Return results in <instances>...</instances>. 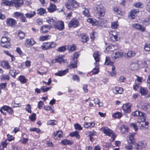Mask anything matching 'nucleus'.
<instances>
[{
  "mask_svg": "<svg viewBox=\"0 0 150 150\" xmlns=\"http://www.w3.org/2000/svg\"><path fill=\"white\" fill-rule=\"evenodd\" d=\"M65 6L68 9L72 10L78 8L79 6V4L75 0H70L65 4Z\"/></svg>",
  "mask_w": 150,
  "mask_h": 150,
  "instance_id": "obj_1",
  "label": "nucleus"
},
{
  "mask_svg": "<svg viewBox=\"0 0 150 150\" xmlns=\"http://www.w3.org/2000/svg\"><path fill=\"white\" fill-rule=\"evenodd\" d=\"M10 40V38L8 37H3L1 40V45L4 48H10L11 46Z\"/></svg>",
  "mask_w": 150,
  "mask_h": 150,
  "instance_id": "obj_2",
  "label": "nucleus"
},
{
  "mask_svg": "<svg viewBox=\"0 0 150 150\" xmlns=\"http://www.w3.org/2000/svg\"><path fill=\"white\" fill-rule=\"evenodd\" d=\"M95 11L97 15L100 17L103 16L105 13V10L102 5H97Z\"/></svg>",
  "mask_w": 150,
  "mask_h": 150,
  "instance_id": "obj_3",
  "label": "nucleus"
},
{
  "mask_svg": "<svg viewBox=\"0 0 150 150\" xmlns=\"http://www.w3.org/2000/svg\"><path fill=\"white\" fill-rule=\"evenodd\" d=\"M57 46L56 43L53 42H47L43 43L41 46L43 50H47L55 47Z\"/></svg>",
  "mask_w": 150,
  "mask_h": 150,
  "instance_id": "obj_4",
  "label": "nucleus"
},
{
  "mask_svg": "<svg viewBox=\"0 0 150 150\" xmlns=\"http://www.w3.org/2000/svg\"><path fill=\"white\" fill-rule=\"evenodd\" d=\"M103 131L106 135L108 136L111 137L112 141H113L116 136L114 133L108 127H103L102 128Z\"/></svg>",
  "mask_w": 150,
  "mask_h": 150,
  "instance_id": "obj_5",
  "label": "nucleus"
},
{
  "mask_svg": "<svg viewBox=\"0 0 150 150\" xmlns=\"http://www.w3.org/2000/svg\"><path fill=\"white\" fill-rule=\"evenodd\" d=\"M140 118L137 119V125L139 129H147L149 127V123L148 122L140 121Z\"/></svg>",
  "mask_w": 150,
  "mask_h": 150,
  "instance_id": "obj_6",
  "label": "nucleus"
},
{
  "mask_svg": "<svg viewBox=\"0 0 150 150\" xmlns=\"http://www.w3.org/2000/svg\"><path fill=\"white\" fill-rule=\"evenodd\" d=\"M53 27L55 29L62 30L64 28V23L62 21H56Z\"/></svg>",
  "mask_w": 150,
  "mask_h": 150,
  "instance_id": "obj_7",
  "label": "nucleus"
},
{
  "mask_svg": "<svg viewBox=\"0 0 150 150\" xmlns=\"http://www.w3.org/2000/svg\"><path fill=\"white\" fill-rule=\"evenodd\" d=\"M79 25V23L77 19H72L68 23V26L69 28H76Z\"/></svg>",
  "mask_w": 150,
  "mask_h": 150,
  "instance_id": "obj_8",
  "label": "nucleus"
},
{
  "mask_svg": "<svg viewBox=\"0 0 150 150\" xmlns=\"http://www.w3.org/2000/svg\"><path fill=\"white\" fill-rule=\"evenodd\" d=\"M109 40L113 42L118 40V33L115 31H113L110 34Z\"/></svg>",
  "mask_w": 150,
  "mask_h": 150,
  "instance_id": "obj_9",
  "label": "nucleus"
},
{
  "mask_svg": "<svg viewBox=\"0 0 150 150\" xmlns=\"http://www.w3.org/2000/svg\"><path fill=\"white\" fill-rule=\"evenodd\" d=\"M6 23L7 26L13 27L16 24L17 22L14 19L12 18H8L6 19Z\"/></svg>",
  "mask_w": 150,
  "mask_h": 150,
  "instance_id": "obj_10",
  "label": "nucleus"
},
{
  "mask_svg": "<svg viewBox=\"0 0 150 150\" xmlns=\"http://www.w3.org/2000/svg\"><path fill=\"white\" fill-rule=\"evenodd\" d=\"M135 149L137 150H139L145 148L146 146V144L144 142L140 141L137 143H135Z\"/></svg>",
  "mask_w": 150,
  "mask_h": 150,
  "instance_id": "obj_11",
  "label": "nucleus"
},
{
  "mask_svg": "<svg viewBox=\"0 0 150 150\" xmlns=\"http://www.w3.org/2000/svg\"><path fill=\"white\" fill-rule=\"evenodd\" d=\"M1 66L4 69H9L11 68V66L9 65L8 62L6 60H3L1 62Z\"/></svg>",
  "mask_w": 150,
  "mask_h": 150,
  "instance_id": "obj_12",
  "label": "nucleus"
},
{
  "mask_svg": "<svg viewBox=\"0 0 150 150\" xmlns=\"http://www.w3.org/2000/svg\"><path fill=\"white\" fill-rule=\"evenodd\" d=\"M13 6H14L16 8H18L23 4V0H13Z\"/></svg>",
  "mask_w": 150,
  "mask_h": 150,
  "instance_id": "obj_13",
  "label": "nucleus"
},
{
  "mask_svg": "<svg viewBox=\"0 0 150 150\" xmlns=\"http://www.w3.org/2000/svg\"><path fill=\"white\" fill-rule=\"evenodd\" d=\"M124 56V53L121 52H118L113 53L112 55V58L116 59L117 58H120Z\"/></svg>",
  "mask_w": 150,
  "mask_h": 150,
  "instance_id": "obj_14",
  "label": "nucleus"
},
{
  "mask_svg": "<svg viewBox=\"0 0 150 150\" xmlns=\"http://www.w3.org/2000/svg\"><path fill=\"white\" fill-rule=\"evenodd\" d=\"M35 43V42L33 39H28L25 41V45L27 47H29L30 46H32Z\"/></svg>",
  "mask_w": 150,
  "mask_h": 150,
  "instance_id": "obj_15",
  "label": "nucleus"
},
{
  "mask_svg": "<svg viewBox=\"0 0 150 150\" xmlns=\"http://www.w3.org/2000/svg\"><path fill=\"white\" fill-rule=\"evenodd\" d=\"M50 29V26L48 25H45L41 27L40 29V31L42 33H46Z\"/></svg>",
  "mask_w": 150,
  "mask_h": 150,
  "instance_id": "obj_16",
  "label": "nucleus"
},
{
  "mask_svg": "<svg viewBox=\"0 0 150 150\" xmlns=\"http://www.w3.org/2000/svg\"><path fill=\"white\" fill-rule=\"evenodd\" d=\"M56 6L55 4L50 3L47 9L49 12L52 13L54 12L56 10Z\"/></svg>",
  "mask_w": 150,
  "mask_h": 150,
  "instance_id": "obj_17",
  "label": "nucleus"
},
{
  "mask_svg": "<svg viewBox=\"0 0 150 150\" xmlns=\"http://www.w3.org/2000/svg\"><path fill=\"white\" fill-rule=\"evenodd\" d=\"M46 21L51 25L50 27L52 28L53 27L56 21L52 17H49L47 18Z\"/></svg>",
  "mask_w": 150,
  "mask_h": 150,
  "instance_id": "obj_18",
  "label": "nucleus"
},
{
  "mask_svg": "<svg viewBox=\"0 0 150 150\" xmlns=\"http://www.w3.org/2000/svg\"><path fill=\"white\" fill-rule=\"evenodd\" d=\"M135 134L134 133H130L129 134V139H127L128 143L132 144L133 145H135L134 137Z\"/></svg>",
  "mask_w": 150,
  "mask_h": 150,
  "instance_id": "obj_19",
  "label": "nucleus"
},
{
  "mask_svg": "<svg viewBox=\"0 0 150 150\" xmlns=\"http://www.w3.org/2000/svg\"><path fill=\"white\" fill-rule=\"evenodd\" d=\"M68 71L69 69H67L63 71H58L57 72L55 73L54 75L55 76H62L66 74Z\"/></svg>",
  "mask_w": 150,
  "mask_h": 150,
  "instance_id": "obj_20",
  "label": "nucleus"
},
{
  "mask_svg": "<svg viewBox=\"0 0 150 150\" xmlns=\"http://www.w3.org/2000/svg\"><path fill=\"white\" fill-rule=\"evenodd\" d=\"M133 27L141 32H144L145 30V28L144 27L141 25L138 24H133Z\"/></svg>",
  "mask_w": 150,
  "mask_h": 150,
  "instance_id": "obj_21",
  "label": "nucleus"
},
{
  "mask_svg": "<svg viewBox=\"0 0 150 150\" xmlns=\"http://www.w3.org/2000/svg\"><path fill=\"white\" fill-rule=\"evenodd\" d=\"M122 109L126 113H129L131 112V106L128 104H124L122 106Z\"/></svg>",
  "mask_w": 150,
  "mask_h": 150,
  "instance_id": "obj_22",
  "label": "nucleus"
},
{
  "mask_svg": "<svg viewBox=\"0 0 150 150\" xmlns=\"http://www.w3.org/2000/svg\"><path fill=\"white\" fill-rule=\"evenodd\" d=\"M62 131H58L54 132L52 137L54 139H57L58 137L60 138L62 136Z\"/></svg>",
  "mask_w": 150,
  "mask_h": 150,
  "instance_id": "obj_23",
  "label": "nucleus"
},
{
  "mask_svg": "<svg viewBox=\"0 0 150 150\" xmlns=\"http://www.w3.org/2000/svg\"><path fill=\"white\" fill-rule=\"evenodd\" d=\"M135 54V52L132 51H129L127 53H124L125 57L127 58H130L134 57Z\"/></svg>",
  "mask_w": 150,
  "mask_h": 150,
  "instance_id": "obj_24",
  "label": "nucleus"
},
{
  "mask_svg": "<svg viewBox=\"0 0 150 150\" xmlns=\"http://www.w3.org/2000/svg\"><path fill=\"white\" fill-rule=\"evenodd\" d=\"M123 91V88L121 87H115L113 89V92L115 94L122 93Z\"/></svg>",
  "mask_w": 150,
  "mask_h": 150,
  "instance_id": "obj_25",
  "label": "nucleus"
},
{
  "mask_svg": "<svg viewBox=\"0 0 150 150\" xmlns=\"http://www.w3.org/2000/svg\"><path fill=\"white\" fill-rule=\"evenodd\" d=\"M4 111H7L9 114L12 115L13 113V111L11 107L8 106H3Z\"/></svg>",
  "mask_w": 150,
  "mask_h": 150,
  "instance_id": "obj_26",
  "label": "nucleus"
},
{
  "mask_svg": "<svg viewBox=\"0 0 150 150\" xmlns=\"http://www.w3.org/2000/svg\"><path fill=\"white\" fill-rule=\"evenodd\" d=\"M51 35H46L44 36H41L39 38V40L41 41H43L45 40H47L50 39Z\"/></svg>",
  "mask_w": 150,
  "mask_h": 150,
  "instance_id": "obj_27",
  "label": "nucleus"
},
{
  "mask_svg": "<svg viewBox=\"0 0 150 150\" xmlns=\"http://www.w3.org/2000/svg\"><path fill=\"white\" fill-rule=\"evenodd\" d=\"M120 48V47L119 46L118 47L115 45H112L107 47L106 48V50L109 51H113L119 48Z\"/></svg>",
  "mask_w": 150,
  "mask_h": 150,
  "instance_id": "obj_28",
  "label": "nucleus"
},
{
  "mask_svg": "<svg viewBox=\"0 0 150 150\" xmlns=\"http://www.w3.org/2000/svg\"><path fill=\"white\" fill-rule=\"evenodd\" d=\"M69 135L71 137H75L78 139H79L80 138V135L79 134V132L77 131H75L70 133Z\"/></svg>",
  "mask_w": 150,
  "mask_h": 150,
  "instance_id": "obj_29",
  "label": "nucleus"
},
{
  "mask_svg": "<svg viewBox=\"0 0 150 150\" xmlns=\"http://www.w3.org/2000/svg\"><path fill=\"white\" fill-rule=\"evenodd\" d=\"M81 40L83 43L86 42L88 40V37L84 34H81Z\"/></svg>",
  "mask_w": 150,
  "mask_h": 150,
  "instance_id": "obj_30",
  "label": "nucleus"
},
{
  "mask_svg": "<svg viewBox=\"0 0 150 150\" xmlns=\"http://www.w3.org/2000/svg\"><path fill=\"white\" fill-rule=\"evenodd\" d=\"M139 11L136 10H132L130 13L129 17L132 19H134L137 16V13Z\"/></svg>",
  "mask_w": 150,
  "mask_h": 150,
  "instance_id": "obj_31",
  "label": "nucleus"
},
{
  "mask_svg": "<svg viewBox=\"0 0 150 150\" xmlns=\"http://www.w3.org/2000/svg\"><path fill=\"white\" fill-rule=\"evenodd\" d=\"M95 124L94 122H85L84 126L85 128H88L89 127H93L95 126Z\"/></svg>",
  "mask_w": 150,
  "mask_h": 150,
  "instance_id": "obj_32",
  "label": "nucleus"
},
{
  "mask_svg": "<svg viewBox=\"0 0 150 150\" xmlns=\"http://www.w3.org/2000/svg\"><path fill=\"white\" fill-rule=\"evenodd\" d=\"M150 107L149 104L148 103H145L143 104L141 107V109L144 111H146Z\"/></svg>",
  "mask_w": 150,
  "mask_h": 150,
  "instance_id": "obj_33",
  "label": "nucleus"
},
{
  "mask_svg": "<svg viewBox=\"0 0 150 150\" xmlns=\"http://www.w3.org/2000/svg\"><path fill=\"white\" fill-rule=\"evenodd\" d=\"M18 80L21 83L24 84L26 83L27 81V79L23 75H21L18 77Z\"/></svg>",
  "mask_w": 150,
  "mask_h": 150,
  "instance_id": "obj_34",
  "label": "nucleus"
},
{
  "mask_svg": "<svg viewBox=\"0 0 150 150\" xmlns=\"http://www.w3.org/2000/svg\"><path fill=\"white\" fill-rule=\"evenodd\" d=\"M120 129L121 132L123 133H126L128 130V128L123 125L121 126Z\"/></svg>",
  "mask_w": 150,
  "mask_h": 150,
  "instance_id": "obj_35",
  "label": "nucleus"
},
{
  "mask_svg": "<svg viewBox=\"0 0 150 150\" xmlns=\"http://www.w3.org/2000/svg\"><path fill=\"white\" fill-rule=\"evenodd\" d=\"M37 14L42 16L46 13V11L45 9L42 8H40L37 11Z\"/></svg>",
  "mask_w": 150,
  "mask_h": 150,
  "instance_id": "obj_36",
  "label": "nucleus"
},
{
  "mask_svg": "<svg viewBox=\"0 0 150 150\" xmlns=\"http://www.w3.org/2000/svg\"><path fill=\"white\" fill-rule=\"evenodd\" d=\"M130 68L132 70H137L139 68L138 64L136 63H132L130 65Z\"/></svg>",
  "mask_w": 150,
  "mask_h": 150,
  "instance_id": "obj_37",
  "label": "nucleus"
},
{
  "mask_svg": "<svg viewBox=\"0 0 150 150\" xmlns=\"http://www.w3.org/2000/svg\"><path fill=\"white\" fill-rule=\"evenodd\" d=\"M36 13L35 11H31L29 13H27L25 14V16L27 18H31L33 17L35 15Z\"/></svg>",
  "mask_w": 150,
  "mask_h": 150,
  "instance_id": "obj_38",
  "label": "nucleus"
},
{
  "mask_svg": "<svg viewBox=\"0 0 150 150\" xmlns=\"http://www.w3.org/2000/svg\"><path fill=\"white\" fill-rule=\"evenodd\" d=\"M113 62H112L110 60L109 57H106L105 63V65H112L113 64Z\"/></svg>",
  "mask_w": 150,
  "mask_h": 150,
  "instance_id": "obj_39",
  "label": "nucleus"
},
{
  "mask_svg": "<svg viewBox=\"0 0 150 150\" xmlns=\"http://www.w3.org/2000/svg\"><path fill=\"white\" fill-rule=\"evenodd\" d=\"M61 143L63 145L67 144L69 145H70L73 144V142L67 139H64L62 140L61 141Z\"/></svg>",
  "mask_w": 150,
  "mask_h": 150,
  "instance_id": "obj_40",
  "label": "nucleus"
},
{
  "mask_svg": "<svg viewBox=\"0 0 150 150\" xmlns=\"http://www.w3.org/2000/svg\"><path fill=\"white\" fill-rule=\"evenodd\" d=\"M148 91L146 88L141 87L140 88V93L142 95H145L147 94Z\"/></svg>",
  "mask_w": 150,
  "mask_h": 150,
  "instance_id": "obj_41",
  "label": "nucleus"
},
{
  "mask_svg": "<svg viewBox=\"0 0 150 150\" xmlns=\"http://www.w3.org/2000/svg\"><path fill=\"white\" fill-rule=\"evenodd\" d=\"M93 56L96 61H99L100 55L98 51H96L93 54Z\"/></svg>",
  "mask_w": 150,
  "mask_h": 150,
  "instance_id": "obj_42",
  "label": "nucleus"
},
{
  "mask_svg": "<svg viewBox=\"0 0 150 150\" xmlns=\"http://www.w3.org/2000/svg\"><path fill=\"white\" fill-rule=\"evenodd\" d=\"M77 60L76 59L74 61V62L73 63L71 62L69 64V67L71 69L76 68L77 67Z\"/></svg>",
  "mask_w": 150,
  "mask_h": 150,
  "instance_id": "obj_43",
  "label": "nucleus"
},
{
  "mask_svg": "<svg viewBox=\"0 0 150 150\" xmlns=\"http://www.w3.org/2000/svg\"><path fill=\"white\" fill-rule=\"evenodd\" d=\"M64 57V56L59 55L55 58V62H58L61 64L62 62V59Z\"/></svg>",
  "mask_w": 150,
  "mask_h": 150,
  "instance_id": "obj_44",
  "label": "nucleus"
},
{
  "mask_svg": "<svg viewBox=\"0 0 150 150\" xmlns=\"http://www.w3.org/2000/svg\"><path fill=\"white\" fill-rule=\"evenodd\" d=\"M9 74L13 78H15L18 73L16 72L14 70L11 69L9 71Z\"/></svg>",
  "mask_w": 150,
  "mask_h": 150,
  "instance_id": "obj_45",
  "label": "nucleus"
},
{
  "mask_svg": "<svg viewBox=\"0 0 150 150\" xmlns=\"http://www.w3.org/2000/svg\"><path fill=\"white\" fill-rule=\"evenodd\" d=\"M67 49L69 52H72L76 50V46L75 45H69L67 46Z\"/></svg>",
  "mask_w": 150,
  "mask_h": 150,
  "instance_id": "obj_46",
  "label": "nucleus"
},
{
  "mask_svg": "<svg viewBox=\"0 0 150 150\" xmlns=\"http://www.w3.org/2000/svg\"><path fill=\"white\" fill-rule=\"evenodd\" d=\"M3 3L5 5L7 6H13V0L11 1L6 0L4 1Z\"/></svg>",
  "mask_w": 150,
  "mask_h": 150,
  "instance_id": "obj_47",
  "label": "nucleus"
},
{
  "mask_svg": "<svg viewBox=\"0 0 150 150\" xmlns=\"http://www.w3.org/2000/svg\"><path fill=\"white\" fill-rule=\"evenodd\" d=\"M133 6L136 8H142L144 6V5L142 3L140 2H138L135 3L133 5Z\"/></svg>",
  "mask_w": 150,
  "mask_h": 150,
  "instance_id": "obj_48",
  "label": "nucleus"
},
{
  "mask_svg": "<svg viewBox=\"0 0 150 150\" xmlns=\"http://www.w3.org/2000/svg\"><path fill=\"white\" fill-rule=\"evenodd\" d=\"M112 116L116 118H120L122 117V114L120 112H117L112 115Z\"/></svg>",
  "mask_w": 150,
  "mask_h": 150,
  "instance_id": "obj_49",
  "label": "nucleus"
},
{
  "mask_svg": "<svg viewBox=\"0 0 150 150\" xmlns=\"http://www.w3.org/2000/svg\"><path fill=\"white\" fill-rule=\"evenodd\" d=\"M141 112H142L139 111L137 110L133 112L132 113V115L134 117L140 116Z\"/></svg>",
  "mask_w": 150,
  "mask_h": 150,
  "instance_id": "obj_50",
  "label": "nucleus"
},
{
  "mask_svg": "<svg viewBox=\"0 0 150 150\" xmlns=\"http://www.w3.org/2000/svg\"><path fill=\"white\" fill-rule=\"evenodd\" d=\"M131 127L133 128L135 131H137L138 129V125H137V122L136 123H132L130 125Z\"/></svg>",
  "mask_w": 150,
  "mask_h": 150,
  "instance_id": "obj_51",
  "label": "nucleus"
},
{
  "mask_svg": "<svg viewBox=\"0 0 150 150\" xmlns=\"http://www.w3.org/2000/svg\"><path fill=\"white\" fill-rule=\"evenodd\" d=\"M83 14L87 17H89L90 16V14L87 8H85L84 10L83 11Z\"/></svg>",
  "mask_w": 150,
  "mask_h": 150,
  "instance_id": "obj_52",
  "label": "nucleus"
},
{
  "mask_svg": "<svg viewBox=\"0 0 150 150\" xmlns=\"http://www.w3.org/2000/svg\"><path fill=\"white\" fill-rule=\"evenodd\" d=\"M74 127L75 129L76 130H82L83 129L82 127H81V125L78 123H77L74 124Z\"/></svg>",
  "mask_w": 150,
  "mask_h": 150,
  "instance_id": "obj_53",
  "label": "nucleus"
},
{
  "mask_svg": "<svg viewBox=\"0 0 150 150\" xmlns=\"http://www.w3.org/2000/svg\"><path fill=\"white\" fill-rule=\"evenodd\" d=\"M57 124V122L55 120H50L48 121L47 124V125H54Z\"/></svg>",
  "mask_w": 150,
  "mask_h": 150,
  "instance_id": "obj_54",
  "label": "nucleus"
},
{
  "mask_svg": "<svg viewBox=\"0 0 150 150\" xmlns=\"http://www.w3.org/2000/svg\"><path fill=\"white\" fill-rule=\"evenodd\" d=\"M51 88V87H47L46 86H42L40 89L43 92H45L48 91Z\"/></svg>",
  "mask_w": 150,
  "mask_h": 150,
  "instance_id": "obj_55",
  "label": "nucleus"
},
{
  "mask_svg": "<svg viewBox=\"0 0 150 150\" xmlns=\"http://www.w3.org/2000/svg\"><path fill=\"white\" fill-rule=\"evenodd\" d=\"M57 50L59 52H63L66 50V46H62L59 47L57 49Z\"/></svg>",
  "mask_w": 150,
  "mask_h": 150,
  "instance_id": "obj_56",
  "label": "nucleus"
},
{
  "mask_svg": "<svg viewBox=\"0 0 150 150\" xmlns=\"http://www.w3.org/2000/svg\"><path fill=\"white\" fill-rule=\"evenodd\" d=\"M11 105L13 107L15 108L20 107L21 105L20 103H16L15 101H13L11 103Z\"/></svg>",
  "mask_w": 150,
  "mask_h": 150,
  "instance_id": "obj_57",
  "label": "nucleus"
},
{
  "mask_svg": "<svg viewBox=\"0 0 150 150\" xmlns=\"http://www.w3.org/2000/svg\"><path fill=\"white\" fill-rule=\"evenodd\" d=\"M30 130L31 131L35 132L38 133H39L41 131V130L38 128H31L30 129Z\"/></svg>",
  "mask_w": 150,
  "mask_h": 150,
  "instance_id": "obj_58",
  "label": "nucleus"
},
{
  "mask_svg": "<svg viewBox=\"0 0 150 150\" xmlns=\"http://www.w3.org/2000/svg\"><path fill=\"white\" fill-rule=\"evenodd\" d=\"M118 25L117 23V22H113L111 23V27L112 28L115 29L117 28L118 26Z\"/></svg>",
  "mask_w": 150,
  "mask_h": 150,
  "instance_id": "obj_59",
  "label": "nucleus"
},
{
  "mask_svg": "<svg viewBox=\"0 0 150 150\" xmlns=\"http://www.w3.org/2000/svg\"><path fill=\"white\" fill-rule=\"evenodd\" d=\"M25 109L28 112L30 113L31 112V107L30 104H28L26 106Z\"/></svg>",
  "mask_w": 150,
  "mask_h": 150,
  "instance_id": "obj_60",
  "label": "nucleus"
},
{
  "mask_svg": "<svg viewBox=\"0 0 150 150\" xmlns=\"http://www.w3.org/2000/svg\"><path fill=\"white\" fill-rule=\"evenodd\" d=\"M144 49L146 51H150V44H146L144 47Z\"/></svg>",
  "mask_w": 150,
  "mask_h": 150,
  "instance_id": "obj_61",
  "label": "nucleus"
},
{
  "mask_svg": "<svg viewBox=\"0 0 150 150\" xmlns=\"http://www.w3.org/2000/svg\"><path fill=\"white\" fill-rule=\"evenodd\" d=\"M36 114L35 113H33L29 117V119L32 121H34L36 119Z\"/></svg>",
  "mask_w": 150,
  "mask_h": 150,
  "instance_id": "obj_62",
  "label": "nucleus"
},
{
  "mask_svg": "<svg viewBox=\"0 0 150 150\" xmlns=\"http://www.w3.org/2000/svg\"><path fill=\"white\" fill-rule=\"evenodd\" d=\"M72 79L74 81H76L78 82H79L80 80L79 76L76 75H75L73 76Z\"/></svg>",
  "mask_w": 150,
  "mask_h": 150,
  "instance_id": "obj_63",
  "label": "nucleus"
},
{
  "mask_svg": "<svg viewBox=\"0 0 150 150\" xmlns=\"http://www.w3.org/2000/svg\"><path fill=\"white\" fill-rule=\"evenodd\" d=\"M19 37L21 39H23L24 38L25 35V33L22 31L19 32L18 34Z\"/></svg>",
  "mask_w": 150,
  "mask_h": 150,
  "instance_id": "obj_64",
  "label": "nucleus"
}]
</instances>
